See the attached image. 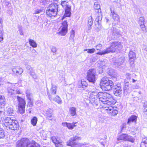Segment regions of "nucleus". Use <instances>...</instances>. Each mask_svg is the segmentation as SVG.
Masks as SVG:
<instances>
[{
  "label": "nucleus",
  "mask_w": 147,
  "mask_h": 147,
  "mask_svg": "<svg viewBox=\"0 0 147 147\" xmlns=\"http://www.w3.org/2000/svg\"><path fill=\"white\" fill-rule=\"evenodd\" d=\"M5 3L6 5H8L10 3L9 0H5Z\"/></svg>",
  "instance_id": "052dcab7"
},
{
  "label": "nucleus",
  "mask_w": 147,
  "mask_h": 147,
  "mask_svg": "<svg viewBox=\"0 0 147 147\" xmlns=\"http://www.w3.org/2000/svg\"><path fill=\"white\" fill-rule=\"evenodd\" d=\"M125 57H122L118 59L117 61L115 62L117 65H120L124 62Z\"/></svg>",
  "instance_id": "c85d7f7f"
},
{
  "label": "nucleus",
  "mask_w": 147,
  "mask_h": 147,
  "mask_svg": "<svg viewBox=\"0 0 147 147\" xmlns=\"http://www.w3.org/2000/svg\"><path fill=\"white\" fill-rule=\"evenodd\" d=\"M17 147H29L30 142L26 138H23L16 143Z\"/></svg>",
  "instance_id": "1a4fd4ad"
},
{
  "label": "nucleus",
  "mask_w": 147,
  "mask_h": 147,
  "mask_svg": "<svg viewBox=\"0 0 147 147\" xmlns=\"http://www.w3.org/2000/svg\"><path fill=\"white\" fill-rule=\"evenodd\" d=\"M68 2L66 1H62L61 2V4L63 8H65L67 7H71L68 4Z\"/></svg>",
  "instance_id": "473e14b6"
},
{
  "label": "nucleus",
  "mask_w": 147,
  "mask_h": 147,
  "mask_svg": "<svg viewBox=\"0 0 147 147\" xmlns=\"http://www.w3.org/2000/svg\"><path fill=\"white\" fill-rule=\"evenodd\" d=\"M112 105H102V107L106 111V112L111 116H115L118 113V111L112 106Z\"/></svg>",
  "instance_id": "423d86ee"
},
{
  "label": "nucleus",
  "mask_w": 147,
  "mask_h": 147,
  "mask_svg": "<svg viewBox=\"0 0 147 147\" xmlns=\"http://www.w3.org/2000/svg\"><path fill=\"white\" fill-rule=\"evenodd\" d=\"M140 28L142 31L144 32H146V28L144 25V24H140Z\"/></svg>",
  "instance_id": "09e8293b"
},
{
  "label": "nucleus",
  "mask_w": 147,
  "mask_h": 147,
  "mask_svg": "<svg viewBox=\"0 0 147 147\" xmlns=\"http://www.w3.org/2000/svg\"><path fill=\"white\" fill-rule=\"evenodd\" d=\"M108 53H109V52L107 50V48H106L105 50L102 51L100 52H98L97 53H96V54L98 55H105Z\"/></svg>",
  "instance_id": "a18cd8bd"
},
{
  "label": "nucleus",
  "mask_w": 147,
  "mask_h": 147,
  "mask_svg": "<svg viewBox=\"0 0 147 147\" xmlns=\"http://www.w3.org/2000/svg\"><path fill=\"white\" fill-rule=\"evenodd\" d=\"M113 34L115 36V38H117L122 36V33H121L120 30L113 27L112 29Z\"/></svg>",
  "instance_id": "f3484780"
},
{
  "label": "nucleus",
  "mask_w": 147,
  "mask_h": 147,
  "mask_svg": "<svg viewBox=\"0 0 147 147\" xmlns=\"http://www.w3.org/2000/svg\"><path fill=\"white\" fill-rule=\"evenodd\" d=\"M102 45L101 44H99L96 46V48L97 50H100L101 49Z\"/></svg>",
  "instance_id": "864d4df0"
},
{
  "label": "nucleus",
  "mask_w": 147,
  "mask_h": 147,
  "mask_svg": "<svg viewBox=\"0 0 147 147\" xmlns=\"http://www.w3.org/2000/svg\"><path fill=\"white\" fill-rule=\"evenodd\" d=\"M37 120H38L37 117H34L31 120V124L34 126L36 125Z\"/></svg>",
  "instance_id": "e433bc0d"
},
{
  "label": "nucleus",
  "mask_w": 147,
  "mask_h": 147,
  "mask_svg": "<svg viewBox=\"0 0 147 147\" xmlns=\"http://www.w3.org/2000/svg\"><path fill=\"white\" fill-rule=\"evenodd\" d=\"M96 71L94 69H90L87 72V80L90 82L93 83L96 81Z\"/></svg>",
  "instance_id": "6e6552de"
},
{
  "label": "nucleus",
  "mask_w": 147,
  "mask_h": 147,
  "mask_svg": "<svg viewBox=\"0 0 147 147\" xmlns=\"http://www.w3.org/2000/svg\"><path fill=\"white\" fill-rule=\"evenodd\" d=\"M122 90H113L114 94L116 96H119L122 93Z\"/></svg>",
  "instance_id": "37998d69"
},
{
  "label": "nucleus",
  "mask_w": 147,
  "mask_h": 147,
  "mask_svg": "<svg viewBox=\"0 0 147 147\" xmlns=\"http://www.w3.org/2000/svg\"><path fill=\"white\" fill-rule=\"evenodd\" d=\"M111 15L112 16V18L113 20V24L114 25H115L117 24H118L120 21V18L119 16L118 15L115 13L113 10H112L111 8Z\"/></svg>",
  "instance_id": "dca6fc26"
},
{
  "label": "nucleus",
  "mask_w": 147,
  "mask_h": 147,
  "mask_svg": "<svg viewBox=\"0 0 147 147\" xmlns=\"http://www.w3.org/2000/svg\"><path fill=\"white\" fill-rule=\"evenodd\" d=\"M5 101V97L3 96L0 95V106L3 105Z\"/></svg>",
  "instance_id": "58836bf2"
},
{
  "label": "nucleus",
  "mask_w": 147,
  "mask_h": 147,
  "mask_svg": "<svg viewBox=\"0 0 147 147\" xmlns=\"http://www.w3.org/2000/svg\"><path fill=\"white\" fill-rule=\"evenodd\" d=\"M144 108H147V102H144Z\"/></svg>",
  "instance_id": "774afa93"
},
{
  "label": "nucleus",
  "mask_w": 147,
  "mask_h": 147,
  "mask_svg": "<svg viewBox=\"0 0 147 147\" xmlns=\"http://www.w3.org/2000/svg\"><path fill=\"white\" fill-rule=\"evenodd\" d=\"M17 99L18 107L25 106L26 103L24 99L18 96H17Z\"/></svg>",
  "instance_id": "412c9836"
},
{
  "label": "nucleus",
  "mask_w": 147,
  "mask_h": 147,
  "mask_svg": "<svg viewBox=\"0 0 147 147\" xmlns=\"http://www.w3.org/2000/svg\"><path fill=\"white\" fill-rule=\"evenodd\" d=\"M76 108L75 107H72L69 109V113L72 116H74L76 115Z\"/></svg>",
  "instance_id": "a878e982"
},
{
  "label": "nucleus",
  "mask_w": 147,
  "mask_h": 147,
  "mask_svg": "<svg viewBox=\"0 0 147 147\" xmlns=\"http://www.w3.org/2000/svg\"><path fill=\"white\" fill-rule=\"evenodd\" d=\"M26 94L27 99L29 100V101H31V95L30 91L28 90H26Z\"/></svg>",
  "instance_id": "a19ab883"
},
{
  "label": "nucleus",
  "mask_w": 147,
  "mask_h": 147,
  "mask_svg": "<svg viewBox=\"0 0 147 147\" xmlns=\"http://www.w3.org/2000/svg\"><path fill=\"white\" fill-rule=\"evenodd\" d=\"M59 11L58 5L57 3H53L47 7L46 12L48 17L53 18L56 16Z\"/></svg>",
  "instance_id": "7ed1b4c3"
},
{
  "label": "nucleus",
  "mask_w": 147,
  "mask_h": 147,
  "mask_svg": "<svg viewBox=\"0 0 147 147\" xmlns=\"http://www.w3.org/2000/svg\"><path fill=\"white\" fill-rule=\"evenodd\" d=\"M129 62L131 66H132L134 63V59L136 57V55L135 53L131 51H130L129 53Z\"/></svg>",
  "instance_id": "a211bd4d"
},
{
  "label": "nucleus",
  "mask_w": 147,
  "mask_h": 147,
  "mask_svg": "<svg viewBox=\"0 0 147 147\" xmlns=\"http://www.w3.org/2000/svg\"><path fill=\"white\" fill-rule=\"evenodd\" d=\"M53 111L52 109H48L46 113V114L48 118L50 120H52V113Z\"/></svg>",
  "instance_id": "5701e85b"
},
{
  "label": "nucleus",
  "mask_w": 147,
  "mask_h": 147,
  "mask_svg": "<svg viewBox=\"0 0 147 147\" xmlns=\"http://www.w3.org/2000/svg\"><path fill=\"white\" fill-rule=\"evenodd\" d=\"M94 8L96 10H98V11L99 12V9H100V12L99 13V14L100 13H101V11L100 10V6L99 4L98 3V2H96L94 3Z\"/></svg>",
  "instance_id": "c9c22d12"
},
{
  "label": "nucleus",
  "mask_w": 147,
  "mask_h": 147,
  "mask_svg": "<svg viewBox=\"0 0 147 147\" xmlns=\"http://www.w3.org/2000/svg\"><path fill=\"white\" fill-rule=\"evenodd\" d=\"M76 123H68L67 125V127L70 129H73L74 127L76 126V125H75Z\"/></svg>",
  "instance_id": "ea45409f"
},
{
  "label": "nucleus",
  "mask_w": 147,
  "mask_h": 147,
  "mask_svg": "<svg viewBox=\"0 0 147 147\" xmlns=\"http://www.w3.org/2000/svg\"><path fill=\"white\" fill-rule=\"evenodd\" d=\"M42 11L40 9H37L35 11L34 13L38 14L42 12Z\"/></svg>",
  "instance_id": "bf43d9fd"
},
{
  "label": "nucleus",
  "mask_w": 147,
  "mask_h": 147,
  "mask_svg": "<svg viewBox=\"0 0 147 147\" xmlns=\"http://www.w3.org/2000/svg\"><path fill=\"white\" fill-rule=\"evenodd\" d=\"M117 139L118 140H123L131 142L134 141V139L132 137L126 134H122L118 136L117 137Z\"/></svg>",
  "instance_id": "9b49d317"
},
{
  "label": "nucleus",
  "mask_w": 147,
  "mask_h": 147,
  "mask_svg": "<svg viewBox=\"0 0 147 147\" xmlns=\"http://www.w3.org/2000/svg\"><path fill=\"white\" fill-rule=\"evenodd\" d=\"M123 47V45L120 42L115 41L111 42L110 46L107 48V49L109 53L120 50L122 49Z\"/></svg>",
  "instance_id": "20e7f679"
},
{
  "label": "nucleus",
  "mask_w": 147,
  "mask_h": 147,
  "mask_svg": "<svg viewBox=\"0 0 147 147\" xmlns=\"http://www.w3.org/2000/svg\"><path fill=\"white\" fill-rule=\"evenodd\" d=\"M3 124L7 129L8 128L14 130L19 129L18 123L16 120L11 119L10 117L5 118L3 121Z\"/></svg>",
  "instance_id": "f03ea898"
},
{
  "label": "nucleus",
  "mask_w": 147,
  "mask_h": 147,
  "mask_svg": "<svg viewBox=\"0 0 147 147\" xmlns=\"http://www.w3.org/2000/svg\"><path fill=\"white\" fill-rule=\"evenodd\" d=\"M29 147H40V145L35 141H32L30 143Z\"/></svg>",
  "instance_id": "72a5a7b5"
},
{
  "label": "nucleus",
  "mask_w": 147,
  "mask_h": 147,
  "mask_svg": "<svg viewBox=\"0 0 147 147\" xmlns=\"http://www.w3.org/2000/svg\"><path fill=\"white\" fill-rule=\"evenodd\" d=\"M4 136V134L3 130L0 128V139L3 138Z\"/></svg>",
  "instance_id": "8fccbe9b"
},
{
  "label": "nucleus",
  "mask_w": 147,
  "mask_h": 147,
  "mask_svg": "<svg viewBox=\"0 0 147 147\" xmlns=\"http://www.w3.org/2000/svg\"><path fill=\"white\" fill-rule=\"evenodd\" d=\"M84 51H87V53H92L95 51V49L94 48L84 49Z\"/></svg>",
  "instance_id": "49530a36"
},
{
  "label": "nucleus",
  "mask_w": 147,
  "mask_h": 147,
  "mask_svg": "<svg viewBox=\"0 0 147 147\" xmlns=\"http://www.w3.org/2000/svg\"><path fill=\"white\" fill-rule=\"evenodd\" d=\"M128 82H126L125 83V86L124 89V92H127V90L128 89Z\"/></svg>",
  "instance_id": "603ef678"
},
{
  "label": "nucleus",
  "mask_w": 147,
  "mask_h": 147,
  "mask_svg": "<svg viewBox=\"0 0 147 147\" xmlns=\"http://www.w3.org/2000/svg\"><path fill=\"white\" fill-rule=\"evenodd\" d=\"M19 113L21 114L24 113L25 112V106L18 107Z\"/></svg>",
  "instance_id": "c03bdc74"
},
{
  "label": "nucleus",
  "mask_w": 147,
  "mask_h": 147,
  "mask_svg": "<svg viewBox=\"0 0 147 147\" xmlns=\"http://www.w3.org/2000/svg\"><path fill=\"white\" fill-rule=\"evenodd\" d=\"M67 22L66 21L62 23V25L59 28V32L58 34L62 36L65 35L67 32Z\"/></svg>",
  "instance_id": "9d476101"
},
{
  "label": "nucleus",
  "mask_w": 147,
  "mask_h": 147,
  "mask_svg": "<svg viewBox=\"0 0 147 147\" xmlns=\"http://www.w3.org/2000/svg\"><path fill=\"white\" fill-rule=\"evenodd\" d=\"M30 75L33 77V78H36V76L35 75L34 73L33 72H30Z\"/></svg>",
  "instance_id": "13d9d810"
},
{
  "label": "nucleus",
  "mask_w": 147,
  "mask_h": 147,
  "mask_svg": "<svg viewBox=\"0 0 147 147\" xmlns=\"http://www.w3.org/2000/svg\"><path fill=\"white\" fill-rule=\"evenodd\" d=\"M51 139L53 142L55 144L56 146L57 147H63V142L59 138H56L55 136H52L51 137Z\"/></svg>",
  "instance_id": "4468645a"
},
{
  "label": "nucleus",
  "mask_w": 147,
  "mask_h": 147,
  "mask_svg": "<svg viewBox=\"0 0 147 147\" xmlns=\"http://www.w3.org/2000/svg\"><path fill=\"white\" fill-rule=\"evenodd\" d=\"M100 85L101 87L104 86L105 88L104 90L109 91L112 89V86L114 85L113 82L111 80L109 79L107 77H105L101 80Z\"/></svg>",
  "instance_id": "39448f33"
},
{
  "label": "nucleus",
  "mask_w": 147,
  "mask_h": 147,
  "mask_svg": "<svg viewBox=\"0 0 147 147\" xmlns=\"http://www.w3.org/2000/svg\"><path fill=\"white\" fill-rule=\"evenodd\" d=\"M98 58V57L97 56H96V57H93L90 59V61L91 62H94L96 61Z\"/></svg>",
  "instance_id": "3c124183"
},
{
  "label": "nucleus",
  "mask_w": 147,
  "mask_h": 147,
  "mask_svg": "<svg viewBox=\"0 0 147 147\" xmlns=\"http://www.w3.org/2000/svg\"><path fill=\"white\" fill-rule=\"evenodd\" d=\"M51 51L53 53H55L57 51V49L56 47L53 46L51 49Z\"/></svg>",
  "instance_id": "5fc2aeb1"
},
{
  "label": "nucleus",
  "mask_w": 147,
  "mask_h": 147,
  "mask_svg": "<svg viewBox=\"0 0 147 147\" xmlns=\"http://www.w3.org/2000/svg\"><path fill=\"white\" fill-rule=\"evenodd\" d=\"M145 20L144 18L143 17H140L139 19L138 22V24H144V23Z\"/></svg>",
  "instance_id": "de8ad7c7"
},
{
  "label": "nucleus",
  "mask_w": 147,
  "mask_h": 147,
  "mask_svg": "<svg viewBox=\"0 0 147 147\" xmlns=\"http://www.w3.org/2000/svg\"><path fill=\"white\" fill-rule=\"evenodd\" d=\"M12 70L14 74L17 76L21 75L23 72V69L19 66H15L12 68Z\"/></svg>",
  "instance_id": "2eb2a0df"
},
{
  "label": "nucleus",
  "mask_w": 147,
  "mask_h": 147,
  "mask_svg": "<svg viewBox=\"0 0 147 147\" xmlns=\"http://www.w3.org/2000/svg\"><path fill=\"white\" fill-rule=\"evenodd\" d=\"M5 80L4 78L0 77V86H1L3 82Z\"/></svg>",
  "instance_id": "6e6d98bb"
},
{
  "label": "nucleus",
  "mask_w": 147,
  "mask_h": 147,
  "mask_svg": "<svg viewBox=\"0 0 147 147\" xmlns=\"http://www.w3.org/2000/svg\"><path fill=\"white\" fill-rule=\"evenodd\" d=\"M112 89L113 88L114 90H122L121 85L118 84L115 85H113L112 86Z\"/></svg>",
  "instance_id": "2f4dec72"
},
{
  "label": "nucleus",
  "mask_w": 147,
  "mask_h": 147,
  "mask_svg": "<svg viewBox=\"0 0 147 147\" xmlns=\"http://www.w3.org/2000/svg\"><path fill=\"white\" fill-rule=\"evenodd\" d=\"M4 112L3 111H0V121L2 120L3 116V115Z\"/></svg>",
  "instance_id": "4d7b16f0"
},
{
  "label": "nucleus",
  "mask_w": 147,
  "mask_h": 147,
  "mask_svg": "<svg viewBox=\"0 0 147 147\" xmlns=\"http://www.w3.org/2000/svg\"><path fill=\"white\" fill-rule=\"evenodd\" d=\"M93 23V20L91 16H90L88 18V29L90 30L91 29V26L92 25Z\"/></svg>",
  "instance_id": "bb28decb"
},
{
  "label": "nucleus",
  "mask_w": 147,
  "mask_h": 147,
  "mask_svg": "<svg viewBox=\"0 0 147 147\" xmlns=\"http://www.w3.org/2000/svg\"><path fill=\"white\" fill-rule=\"evenodd\" d=\"M99 15L98 16V18H96V24H95V27L96 30L98 31H99L100 29V26L99 25V21L101 20L102 19V14L101 13H100Z\"/></svg>",
  "instance_id": "aec40b11"
},
{
  "label": "nucleus",
  "mask_w": 147,
  "mask_h": 147,
  "mask_svg": "<svg viewBox=\"0 0 147 147\" xmlns=\"http://www.w3.org/2000/svg\"><path fill=\"white\" fill-rule=\"evenodd\" d=\"M137 117L135 115H132L128 120L127 124H130L132 122H136Z\"/></svg>",
  "instance_id": "393cba45"
},
{
  "label": "nucleus",
  "mask_w": 147,
  "mask_h": 147,
  "mask_svg": "<svg viewBox=\"0 0 147 147\" xmlns=\"http://www.w3.org/2000/svg\"><path fill=\"white\" fill-rule=\"evenodd\" d=\"M91 92L89 97L90 100L92 103L95 102H97L98 99V93L95 88H94L93 90H92Z\"/></svg>",
  "instance_id": "f8f14e48"
},
{
  "label": "nucleus",
  "mask_w": 147,
  "mask_h": 147,
  "mask_svg": "<svg viewBox=\"0 0 147 147\" xmlns=\"http://www.w3.org/2000/svg\"><path fill=\"white\" fill-rule=\"evenodd\" d=\"M147 141L145 139H143L142 140V141L141 143V145H142L143 144H147Z\"/></svg>",
  "instance_id": "680f3d73"
},
{
  "label": "nucleus",
  "mask_w": 147,
  "mask_h": 147,
  "mask_svg": "<svg viewBox=\"0 0 147 147\" xmlns=\"http://www.w3.org/2000/svg\"><path fill=\"white\" fill-rule=\"evenodd\" d=\"M29 44L33 48H36L37 47V44L32 39H30L29 41Z\"/></svg>",
  "instance_id": "f704fd0d"
},
{
  "label": "nucleus",
  "mask_w": 147,
  "mask_h": 147,
  "mask_svg": "<svg viewBox=\"0 0 147 147\" xmlns=\"http://www.w3.org/2000/svg\"><path fill=\"white\" fill-rule=\"evenodd\" d=\"M26 68L27 69L29 70H32V68L30 67V66H28L27 67H26Z\"/></svg>",
  "instance_id": "338daca9"
},
{
  "label": "nucleus",
  "mask_w": 147,
  "mask_h": 147,
  "mask_svg": "<svg viewBox=\"0 0 147 147\" xmlns=\"http://www.w3.org/2000/svg\"><path fill=\"white\" fill-rule=\"evenodd\" d=\"M3 21L1 19H0V42L3 40V29L2 26Z\"/></svg>",
  "instance_id": "4be33fe9"
},
{
  "label": "nucleus",
  "mask_w": 147,
  "mask_h": 147,
  "mask_svg": "<svg viewBox=\"0 0 147 147\" xmlns=\"http://www.w3.org/2000/svg\"><path fill=\"white\" fill-rule=\"evenodd\" d=\"M81 84L80 87H82L83 88H84L88 86V84L86 82L83 80H81Z\"/></svg>",
  "instance_id": "79ce46f5"
},
{
  "label": "nucleus",
  "mask_w": 147,
  "mask_h": 147,
  "mask_svg": "<svg viewBox=\"0 0 147 147\" xmlns=\"http://www.w3.org/2000/svg\"><path fill=\"white\" fill-rule=\"evenodd\" d=\"M81 139V138L80 137L77 136H74L67 142V144L71 147H81L82 144L75 142L76 140H79Z\"/></svg>",
  "instance_id": "0eeeda50"
},
{
  "label": "nucleus",
  "mask_w": 147,
  "mask_h": 147,
  "mask_svg": "<svg viewBox=\"0 0 147 147\" xmlns=\"http://www.w3.org/2000/svg\"><path fill=\"white\" fill-rule=\"evenodd\" d=\"M14 112L13 108L11 107L7 108L6 111V113L9 115H12Z\"/></svg>",
  "instance_id": "cd10ccee"
},
{
  "label": "nucleus",
  "mask_w": 147,
  "mask_h": 147,
  "mask_svg": "<svg viewBox=\"0 0 147 147\" xmlns=\"http://www.w3.org/2000/svg\"><path fill=\"white\" fill-rule=\"evenodd\" d=\"M75 36V32L74 31L72 30L71 32L70 36L69 37V39L70 40L74 41V38Z\"/></svg>",
  "instance_id": "4c0bfd02"
},
{
  "label": "nucleus",
  "mask_w": 147,
  "mask_h": 147,
  "mask_svg": "<svg viewBox=\"0 0 147 147\" xmlns=\"http://www.w3.org/2000/svg\"><path fill=\"white\" fill-rule=\"evenodd\" d=\"M57 87L55 85L51 84V88L49 91H47V94L49 98L51 100L52 99V95L56 94Z\"/></svg>",
  "instance_id": "ddd939ff"
},
{
  "label": "nucleus",
  "mask_w": 147,
  "mask_h": 147,
  "mask_svg": "<svg viewBox=\"0 0 147 147\" xmlns=\"http://www.w3.org/2000/svg\"><path fill=\"white\" fill-rule=\"evenodd\" d=\"M98 66L102 69H104L106 67V63L104 61H100L98 62Z\"/></svg>",
  "instance_id": "7c9ffc66"
},
{
  "label": "nucleus",
  "mask_w": 147,
  "mask_h": 147,
  "mask_svg": "<svg viewBox=\"0 0 147 147\" xmlns=\"http://www.w3.org/2000/svg\"><path fill=\"white\" fill-rule=\"evenodd\" d=\"M131 74H129V73H127L126 74V76L127 78L130 79V76H131Z\"/></svg>",
  "instance_id": "0e129e2a"
},
{
  "label": "nucleus",
  "mask_w": 147,
  "mask_h": 147,
  "mask_svg": "<svg viewBox=\"0 0 147 147\" xmlns=\"http://www.w3.org/2000/svg\"><path fill=\"white\" fill-rule=\"evenodd\" d=\"M71 7H68L65 8V13L63 18L65 17H70L71 15Z\"/></svg>",
  "instance_id": "b1692460"
},
{
  "label": "nucleus",
  "mask_w": 147,
  "mask_h": 147,
  "mask_svg": "<svg viewBox=\"0 0 147 147\" xmlns=\"http://www.w3.org/2000/svg\"><path fill=\"white\" fill-rule=\"evenodd\" d=\"M7 91L9 95L12 97L14 96L15 94H21L22 93L19 90H16L10 88H9L7 89Z\"/></svg>",
  "instance_id": "6ab92c4d"
},
{
  "label": "nucleus",
  "mask_w": 147,
  "mask_h": 147,
  "mask_svg": "<svg viewBox=\"0 0 147 147\" xmlns=\"http://www.w3.org/2000/svg\"><path fill=\"white\" fill-rule=\"evenodd\" d=\"M144 113L146 115L147 114V107L144 108Z\"/></svg>",
  "instance_id": "69168bd1"
},
{
  "label": "nucleus",
  "mask_w": 147,
  "mask_h": 147,
  "mask_svg": "<svg viewBox=\"0 0 147 147\" xmlns=\"http://www.w3.org/2000/svg\"><path fill=\"white\" fill-rule=\"evenodd\" d=\"M68 123H67V122L63 123H62V125L63 126L67 127Z\"/></svg>",
  "instance_id": "e2e57ef3"
},
{
  "label": "nucleus",
  "mask_w": 147,
  "mask_h": 147,
  "mask_svg": "<svg viewBox=\"0 0 147 147\" xmlns=\"http://www.w3.org/2000/svg\"><path fill=\"white\" fill-rule=\"evenodd\" d=\"M52 100L55 101L59 104H61L62 102V101L60 98L58 96H56L54 98H52L51 100Z\"/></svg>",
  "instance_id": "c756f323"
},
{
  "label": "nucleus",
  "mask_w": 147,
  "mask_h": 147,
  "mask_svg": "<svg viewBox=\"0 0 147 147\" xmlns=\"http://www.w3.org/2000/svg\"><path fill=\"white\" fill-rule=\"evenodd\" d=\"M98 96L100 103H102V105H113L116 102L111 95L107 92H98Z\"/></svg>",
  "instance_id": "f257e3e1"
}]
</instances>
